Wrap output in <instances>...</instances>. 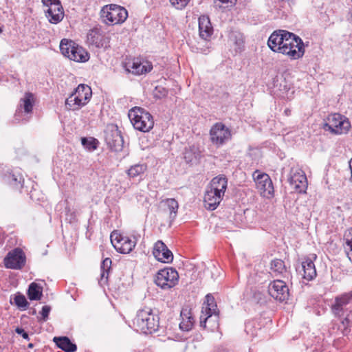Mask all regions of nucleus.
<instances>
[{
	"label": "nucleus",
	"mask_w": 352,
	"mask_h": 352,
	"mask_svg": "<svg viewBox=\"0 0 352 352\" xmlns=\"http://www.w3.org/2000/svg\"><path fill=\"white\" fill-rule=\"evenodd\" d=\"M134 324L144 333H152L158 330L160 318L157 311L144 307L138 311Z\"/></svg>",
	"instance_id": "obj_1"
},
{
	"label": "nucleus",
	"mask_w": 352,
	"mask_h": 352,
	"mask_svg": "<svg viewBox=\"0 0 352 352\" xmlns=\"http://www.w3.org/2000/svg\"><path fill=\"white\" fill-rule=\"evenodd\" d=\"M285 36L283 45L279 47L280 53L287 55L292 60L302 58L305 54V44L302 40L292 32H284Z\"/></svg>",
	"instance_id": "obj_2"
},
{
	"label": "nucleus",
	"mask_w": 352,
	"mask_h": 352,
	"mask_svg": "<svg viewBox=\"0 0 352 352\" xmlns=\"http://www.w3.org/2000/svg\"><path fill=\"white\" fill-rule=\"evenodd\" d=\"M128 116L136 130L145 133L153 128L154 120L152 115L142 107L132 108L129 110Z\"/></svg>",
	"instance_id": "obj_3"
},
{
	"label": "nucleus",
	"mask_w": 352,
	"mask_h": 352,
	"mask_svg": "<svg viewBox=\"0 0 352 352\" xmlns=\"http://www.w3.org/2000/svg\"><path fill=\"white\" fill-rule=\"evenodd\" d=\"M60 50L63 56L76 62L85 63L89 58V54L85 49L66 38L61 40Z\"/></svg>",
	"instance_id": "obj_4"
},
{
	"label": "nucleus",
	"mask_w": 352,
	"mask_h": 352,
	"mask_svg": "<svg viewBox=\"0 0 352 352\" xmlns=\"http://www.w3.org/2000/svg\"><path fill=\"white\" fill-rule=\"evenodd\" d=\"M100 16L105 23L115 25L124 22L128 17V12L124 8L116 4L106 5L100 11Z\"/></svg>",
	"instance_id": "obj_5"
},
{
	"label": "nucleus",
	"mask_w": 352,
	"mask_h": 352,
	"mask_svg": "<svg viewBox=\"0 0 352 352\" xmlns=\"http://www.w3.org/2000/svg\"><path fill=\"white\" fill-rule=\"evenodd\" d=\"M327 121L324 124L323 128L333 134L346 133L351 124L348 118L340 113H333L327 117Z\"/></svg>",
	"instance_id": "obj_6"
},
{
	"label": "nucleus",
	"mask_w": 352,
	"mask_h": 352,
	"mask_svg": "<svg viewBox=\"0 0 352 352\" xmlns=\"http://www.w3.org/2000/svg\"><path fill=\"white\" fill-rule=\"evenodd\" d=\"M179 275L177 272L172 267H166L157 272L155 278V284L163 289L173 287L177 283Z\"/></svg>",
	"instance_id": "obj_7"
},
{
	"label": "nucleus",
	"mask_w": 352,
	"mask_h": 352,
	"mask_svg": "<svg viewBox=\"0 0 352 352\" xmlns=\"http://www.w3.org/2000/svg\"><path fill=\"white\" fill-rule=\"evenodd\" d=\"M231 138L230 130L222 122L215 123L210 130V140L218 148L224 145Z\"/></svg>",
	"instance_id": "obj_8"
},
{
	"label": "nucleus",
	"mask_w": 352,
	"mask_h": 352,
	"mask_svg": "<svg viewBox=\"0 0 352 352\" xmlns=\"http://www.w3.org/2000/svg\"><path fill=\"white\" fill-rule=\"evenodd\" d=\"M104 140L109 148L114 152L121 151L124 146V140L117 126H108L104 131Z\"/></svg>",
	"instance_id": "obj_9"
},
{
	"label": "nucleus",
	"mask_w": 352,
	"mask_h": 352,
	"mask_svg": "<svg viewBox=\"0 0 352 352\" xmlns=\"http://www.w3.org/2000/svg\"><path fill=\"white\" fill-rule=\"evenodd\" d=\"M3 262L8 269L21 270L25 265L26 256L21 248H16L8 253Z\"/></svg>",
	"instance_id": "obj_10"
},
{
	"label": "nucleus",
	"mask_w": 352,
	"mask_h": 352,
	"mask_svg": "<svg viewBox=\"0 0 352 352\" xmlns=\"http://www.w3.org/2000/svg\"><path fill=\"white\" fill-rule=\"evenodd\" d=\"M43 5L48 8L45 15L51 23H59L64 16L63 9L59 0H42Z\"/></svg>",
	"instance_id": "obj_11"
},
{
	"label": "nucleus",
	"mask_w": 352,
	"mask_h": 352,
	"mask_svg": "<svg viewBox=\"0 0 352 352\" xmlns=\"http://www.w3.org/2000/svg\"><path fill=\"white\" fill-rule=\"evenodd\" d=\"M110 238L113 246L122 254L131 252L136 245L135 240H132L128 236H124L116 232L111 234Z\"/></svg>",
	"instance_id": "obj_12"
},
{
	"label": "nucleus",
	"mask_w": 352,
	"mask_h": 352,
	"mask_svg": "<svg viewBox=\"0 0 352 352\" xmlns=\"http://www.w3.org/2000/svg\"><path fill=\"white\" fill-rule=\"evenodd\" d=\"M256 188L263 197H269L274 192V186L270 176L266 173H261L256 170L253 173Z\"/></svg>",
	"instance_id": "obj_13"
},
{
	"label": "nucleus",
	"mask_w": 352,
	"mask_h": 352,
	"mask_svg": "<svg viewBox=\"0 0 352 352\" xmlns=\"http://www.w3.org/2000/svg\"><path fill=\"white\" fill-rule=\"evenodd\" d=\"M268 292L272 298L280 302L286 300L289 296L288 287L281 280L271 282L268 287Z\"/></svg>",
	"instance_id": "obj_14"
},
{
	"label": "nucleus",
	"mask_w": 352,
	"mask_h": 352,
	"mask_svg": "<svg viewBox=\"0 0 352 352\" xmlns=\"http://www.w3.org/2000/svg\"><path fill=\"white\" fill-rule=\"evenodd\" d=\"M87 43L89 45L98 48H108L109 47L110 38L105 36L100 30L94 28L89 31L87 36Z\"/></svg>",
	"instance_id": "obj_15"
},
{
	"label": "nucleus",
	"mask_w": 352,
	"mask_h": 352,
	"mask_svg": "<svg viewBox=\"0 0 352 352\" xmlns=\"http://www.w3.org/2000/svg\"><path fill=\"white\" fill-rule=\"evenodd\" d=\"M352 300V292L344 293L335 298L334 303L331 305V311L336 317H342L347 311L346 306Z\"/></svg>",
	"instance_id": "obj_16"
},
{
	"label": "nucleus",
	"mask_w": 352,
	"mask_h": 352,
	"mask_svg": "<svg viewBox=\"0 0 352 352\" xmlns=\"http://www.w3.org/2000/svg\"><path fill=\"white\" fill-rule=\"evenodd\" d=\"M153 254L157 261L164 263H169L173 259L172 252L162 241H157L155 243Z\"/></svg>",
	"instance_id": "obj_17"
},
{
	"label": "nucleus",
	"mask_w": 352,
	"mask_h": 352,
	"mask_svg": "<svg viewBox=\"0 0 352 352\" xmlns=\"http://www.w3.org/2000/svg\"><path fill=\"white\" fill-rule=\"evenodd\" d=\"M206 302L207 305L205 307V313L202 311V314L200 316V326L204 328L206 327V322L210 320L213 315L215 319L218 318L214 309V307H216V305H213L214 297L211 294L206 295Z\"/></svg>",
	"instance_id": "obj_18"
},
{
	"label": "nucleus",
	"mask_w": 352,
	"mask_h": 352,
	"mask_svg": "<svg viewBox=\"0 0 352 352\" xmlns=\"http://www.w3.org/2000/svg\"><path fill=\"white\" fill-rule=\"evenodd\" d=\"M291 186L298 192H305L307 179L302 171L294 173L289 179Z\"/></svg>",
	"instance_id": "obj_19"
},
{
	"label": "nucleus",
	"mask_w": 352,
	"mask_h": 352,
	"mask_svg": "<svg viewBox=\"0 0 352 352\" xmlns=\"http://www.w3.org/2000/svg\"><path fill=\"white\" fill-rule=\"evenodd\" d=\"M287 32L285 30H277L272 32L267 41L268 47L274 52L280 53L279 47L283 45Z\"/></svg>",
	"instance_id": "obj_20"
},
{
	"label": "nucleus",
	"mask_w": 352,
	"mask_h": 352,
	"mask_svg": "<svg viewBox=\"0 0 352 352\" xmlns=\"http://www.w3.org/2000/svg\"><path fill=\"white\" fill-rule=\"evenodd\" d=\"M317 256L313 254L311 257H307L302 263L303 270V278L307 280H312L316 277L317 273L314 263V259H316Z\"/></svg>",
	"instance_id": "obj_21"
},
{
	"label": "nucleus",
	"mask_w": 352,
	"mask_h": 352,
	"mask_svg": "<svg viewBox=\"0 0 352 352\" xmlns=\"http://www.w3.org/2000/svg\"><path fill=\"white\" fill-rule=\"evenodd\" d=\"M223 195L208 189L204 195L205 208L209 210H215L223 199Z\"/></svg>",
	"instance_id": "obj_22"
},
{
	"label": "nucleus",
	"mask_w": 352,
	"mask_h": 352,
	"mask_svg": "<svg viewBox=\"0 0 352 352\" xmlns=\"http://www.w3.org/2000/svg\"><path fill=\"white\" fill-rule=\"evenodd\" d=\"M199 31L201 38L208 40L210 38L213 28L208 16H201L199 18Z\"/></svg>",
	"instance_id": "obj_23"
},
{
	"label": "nucleus",
	"mask_w": 352,
	"mask_h": 352,
	"mask_svg": "<svg viewBox=\"0 0 352 352\" xmlns=\"http://www.w3.org/2000/svg\"><path fill=\"white\" fill-rule=\"evenodd\" d=\"M228 180L223 175L214 177L211 181L210 190L224 196L227 188Z\"/></svg>",
	"instance_id": "obj_24"
},
{
	"label": "nucleus",
	"mask_w": 352,
	"mask_h": 352,
	"mask_svg": "<svg viewBox=\"0 0 352 352\" xmlns=\"http://www.w3.org/2000/svg\"><path fill=\"white\" fill-rule=\"evenodd\" d=\"M53 341L58 348L65 352H74L77 350L76 344L72 342L67 336L54 337Z\"/></svg>",
	"instance_id": "obj_25"
},
{
	"label": "nucleus",
	"mask_w": 352,
	"mask_h": 352,
	"mask_svg": "<svg viewBox=\"0 0 352 352\" xmlns=\"http://www.w3.org/2000/svg\"><path fill=\"white\" fill-rule=\"evenodd\" d=\"M200 157V151L197 147L192 146L185 148L184 159L187 164H194L198 163Z\"/></svg>",
	"instance_id": "obj_26"
},
{
	"label": "nucleus",
	"mask_w": 352,
	"mask_h": 352,
	"mask_svg": "<svg viewBox=\"0 0 352 352\" xmlns=\"http://www.w3.org/2000/svg\"><path fill=\"white\" fill-rule=\"evenodd\" d=\"M76 96L80 99L81 102L85 105L91 97V87L87 85L80 84L74 92Z\"/></svg>",
	"instance_id": "obj_27"
},
{
	"label": "nucleus",
	"mask_w": 352,
	"mask_h": 352,
	"mask_svg": "<svg viewBox=\"0 0 352 352\" xmlns=\"http://www.w3.org/2000/svg\"><path fill=\"white\" fill-rule=\"evenodd\" d=\"M161 204L164 207V210L169 214L170 219L173 220L177 214L179 204L175 199H166Z\"/></svg>",
	"instance_id": "obj_28"
},
{
	"label": "nucleus",
	"mask_w": 352,
	"mask_h": 352,
	"mask_svg": "<svg viewBox=\"0 0 352 352\" xmlns=\"http://www.w3.org/2000/svg\"><path fill=\"white\" fill-rule=\"evenodd\" d=\"M146 170V164L138 163L131 166L126 173L129 178H135L143 175Z\"/></svg>",
	"instance_id": "obj_29"
},
{
	"label": "nucleus",
	"mask_w": 352,
	"mask_h": 352,
	"mask_svg": "<svg viewBox=\"0 0 352 352\" xmlns=\"http://www.w3.org/2000/svg\"><path fill=\"white\" fill-rule=\"evenodd\" d=\"M20 102V108L23 109L25 113H32L34 104V97L33 94L30 92L25 93L24 97L21 99Z\"/></svg>",
	"instance_id": "obj_30"
},
{
	"label": "nucleus",
	"mask_w": 352,
	"mask_h": 352,
	"mask_svg": "<svg viewBox=\"0 0 352 352\" xmlns=\"http://www.w3.org/2000/svg\"><path fill=\"white\" fill-rule=\"evenodd\" d=\"M43 296V287L36 283H32L28 287V296L30 300H38Z\"/></svg>",
	"instance_id": "obj_31"
},
{
	"label": "nucleus",
	"mask_w": 352,
	"mask_h": 352,
	"mask_svg": "<svg viewBox=\"0 0 352 352\" xmlns=\"http://www.w3.org/2000/svg\"><path fill=\"white\" fill-rule=\"evenodd\" d=\"M111 260L109 258H106L102 261L100 266V279L99 280L100 284H104L107 283L109 272L111 270Z\"/></svg>",
	"instance_id": "obj_32"
},
{
	"label": "nucleus",
	"mask_w": 352,
	"mask_h": 352,
	"mask_svg": "<svg viewBox=\"0 0 352 352\" xmlns=\"http://www.w3.org/2000/svg\"><path fill=\"white\" fill-rule=\"evenodd\" d=\"M186 310H182L181 311V317L182 318V322L179 323V328L183 330L188 331L190 330L193 326L194 319L192 316H188V313L186 314Z\"/></svg>",
	"instance_id": "obj_33"
},
{
	"label": "nucleus",
	"mask_w": 352,
	"mask_h": 352,
	"mask_svg": "<svg viewBox=\"0 0 352 352\" xmlns=\"http://www.w3.org/2000/svg\"><path fill=\"white\" fill-rule=\"evenodd\" d=\"M84 105L80 99L74 93L72 94L65 101V106L68 109L77 110Z\"/></svg>",
	"instance_id": "obj_34"
},
{
	"label": "nucleus",
	"mask_w": 352,
	"mask_h": 352,
	"mask_svg": "<svg viewBox=\"0 0 352 352\" xmlns=\"http://www.w3.org/2000/svg\"><path fill=\"white\" fill-rule=\"evenodd\" d=\"M152 68V65L149 63H146V65H143L141 63L134 62L131 66L132 73L137 75L149 72Z\"/></svg>",
	"instance_id": "obj_35"
},
{
	"label": "nucleus",
	"mask_w": 352,
	"mask_h": 352,
	"mask_svg": "<svg viewBox=\"0 0 352 352\" xmlns=\"http://www.w3.org/2000/svg\"><path fill=\"white\" fill-rule=\"evenodd\" d=\"M10 303L14 304L21 310H25L29 306V302L25 296L20 293H17L14 296L13 301L12 299L10 300Z\"/></svg>",
	"instance_id": "obj_36"
},
{
	"label": "nucleus",
	"mask_w": 352,
	"mask_h": 352,
	"mask_svg": "<svg viewBox=\"0 0 352 352\" xmlns=\"http://www.w3.org/2000/svg\"><path fill=\"white\" fill-rule=\"evenodd\" d=\"M270 268L275 275L283 274L286 271L284 261L278 258L272 261Z\"/></svg>",
	"instance_id": "obj_37"
},
{
	"label": "nucleus",
	"mask_w": 352,
	"mask_h": 352,
	"mask_svg": "<svg viewBox=\"0 0 352 352\" xmlns=\"http://www.w3.org/2000/svg\"><path fill=\"white\" fill-rule=\"evenodd\" d=\"M230 40L232 42L239 50L243 47L244 37L243 34L238 32H232L230 35Z\"/></svg>",
	"instance_id": "obj_38"
},
{
	"label": "nucleus",
	"mask_w": 352,
	"mask_h": 352,
	"mask_svg": "<svg viewBox=\"0 0 352 352\" xmlns=\"http://www.w3.org/2000/svg\"><path fill=\"white\" fill-rule=\"evenodd\" d=\"M3 179L9 184L17 186L21 184L22 177L20 175H16L11 172H8V173L4 175Z\"/></svg>",
	"instance_id": "obj_39"
},
{
	"label": "nucleus",
	"mask_w": 352,
	"mask_h": 352,
	"mask_svg": "<svg viewBox=\"0 0 352 352\" xmlns=\"http://www.w3.org/2000/svg\"><path fill=\"white\" fill-rule=\"evenodd\" d=\"M344 238L346 245V248L349 250V252H347V256L352 262V228L345 232Z\"/></svg>",
	"instance_id": "obj_40"
},
{
	"label": "nucleus",
	"mask_w": 352,
	"mask_h": 352,
	"mask_svg": "<svg viewBox=\"0 0 352 352\" xmlns=\"http://www.w3.org/2000/svg\"><path fill=\"white\" fill-rule=\"evenodd\" d=\"M98 140L94 138H82L81 143L84 147L89 150H95L97 148Z\"/></svg>",
	"instance_id": "obj_41"
},
{
	"label": "nucleus",
	"mask_w": 352,
	"mask_h": 352,
	"mask_svg": "<svg viewBox=\"0 0 352 352\" xmlns=\"http://www.w3.org/2000/svg\"><path fill=\"white\" fill-rule=\"evenodd\" d=\"M237 0H214L216 6L219 8H229L234 6Z\"/></svg>",
	"instance_id": "obj_42"
},
{
	"label": "nucleus",
	"mask_w": 352,
	"mask_h": 352,
	"mask_svg": "<svg viewBox=\"0 0 352 352\" xmlns=\"http://www.w3.org/2000/svg\"><path fill=\"white\" fill-rule=\"evenodd\" d=\"M190 0H170L171 5L177 10H182L184 8Z\"/></svg>",
	"instance_id": "obj_43"
},
{
	"label": "nucleus",
	"mask_w": 352,
	"mask_h": 352,
	"mask_svg": "<svg viewBox=\"0 0 352 352\" xmlns=\"http://www.w3.org/2000/svg\"><path fill=\"white\" fill-rule=\"evenodd\" d=\"M50 310L51 307L48 305H45L43 307L41 314L42 315V320L43 321H46L47 320Z\"/></svg>",
	"instance_id": "obj_44"
},
{
	"label": "nucleus",
	"mask_w": 352,
	"mask_h": 352,
	"mask_svg": "<svg viewBox=\"0 0 352 352\" xmlns=\"http://www.w3.org/2000/svg\"><path fill=\"white\" fill-rule=\"evenodd\" d=\"M254 326V323L252 322H248L245 323V331L248 334H250L252 336H256V333L254 330H252V327Z\"/></svg>",
	"instance_id": "obj_45"
},
{
	"label": "nucleus",
	"mask_w": 352,
	"mask_h": 352,
	"mask_svg": "<svg viewBox=\"0 0 352 352\" xmlns=\"http://www.w3.org/2000/svg\"><path fill=\"white\" fill-rule=\"evenodd\" d=\"M15 332L17 334L21 335L24 339L29 340L28 333L23 328H21V327L16 328Z\"/></svg>",
	"instance_id": "obj_46"
},
{
	"label": "nucleus",
	"mask_w": 352,
	"mask_h": 352,
	"mask_svg": "<svg viewBox=\"0 0 352 352\" xmlns=\"http://www.w3.org/2000/svg\"><path fill=\"white\" fill-rule=\"evenodd\" d=\"M296 42H291L288 45L287 50H298V47H295Z\"/></svg>",
	"instance_id": "obj_47"
},
{
	"label": "nucleus",
	"mask_w": 352,
	"mask_h": 352,
	"mask_svg": "<svg viewBox=\"0 0 352 352\" xmlns=\"http://www.w3.org/2000/svg\"><path fill=\"white\" fill-rule=\"evenodd\" d=\"M157 90H159V92L160 93L162 96H165L167 94V91L166 89L163 87H156Z\"/></svg>",
	"instance_id": "obj_48"
},
{
	"label": "nucleus",
	"mask_w": 352,
	"mask_h": 352,
	"mask_svg": "<svg viewBox=\"0 0 352 352\" xmlns=\"http://www.w3.org/2000/svg\"><path fill=\"white\" fill-rule=\"evenodd\" d=\"M342 323L344 325H348L349 324V315H346V316L342 320Z\"/></svg>",
	"instance_id": "obj_49"
},
{
	"label": "nucleus",
	"mask_w": 352,
	"mask_h": 352,
	"mask_svg": "<svg viewBox=\"0 0 352 352\" xmlns=\"http://www.w3.org/2000/svg\"><path fill=\"white\" fill-rule=\"evenodd\" d=\"M21 113V109H18L14 115V120L17 122H19L20 119L19 118V114Z\"/></svg>",
	"instance_id": "obj_50"
},
{
	"label": "nucleus",
	"mask_w": 352,
	"mask_h": 352,
	"mask_svg": "<svg viewBox=\"0 0 352 352\" xmlns=\"http://www.w3.org/2000/svg\"><path fill=\"white\" fill-rule=\"evenodd\" d=\"M349 168H350L351 173V180L352 182V158L351 159V160L349 162Z\"/></svg>",
	"instance_id": "obj_51"
},
{
	"label": "nucleus",
	"mask_w": 352,
	"mask_h": 352,
	"mask_svg": "<svg viewBox=\"0 0 352 352\" xmlns=\"http://www.w3.org/2000/svg\"><path fill=\"white\" fill-rule=\"evenodd\" d=\"M290 113H291V111L289 109H287L285 110V115L289 116V115H290Z\"/></svg>",
	"instance_id": "obj_52"
},
{
	"label": "nucleus",
	"mask_w": 352,
	"mask_h": 352,
	"mask_svg": "<svg viewBox=\"0 0 352 352\" xmlns=\"http://www.w3.org/2000/svg\"><path fill=\"white\" fill-rule=\"evenodd\" d=\"M28 347L29 349H32V348H33V347H34V344H33L32 343H30V344L28 345Z\"/></svg>",
	"instance_id": "obj_53"
},
{
	"label": "nucleus",
	"mask_w": 352,
	"mask_h": 352,
	"mask_svg": "<svg viewBox=\"0 0 352 352\" xmlns=\"http://www.w3.org/2000/svg\"><path fill=\"white\" fill-rule=\"evenodd\" d=\"M2 32V28L0 27V33Z\"/></svg>",
	"instance_id": "obj_54"
}]
</instances>
